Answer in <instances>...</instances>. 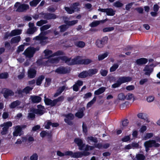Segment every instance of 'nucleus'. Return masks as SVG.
Masks as SVG:
<instances>
[{"mask_svg":"<svg viewBox=\"0 0 160 160\" xmlns=\"http://www.w3.org/2000/svg\"><path fill=\"white\" fill-rule=\"evenodd\" d=\"M74 142L76 144L78 147V149L80 150H84V151L82 152H80L81 153L85 152L86 154L85 155H82V156H89L90 153L88 152L89 150H92L94 148V147L93 146H90L88 144L85 145V144L83 143L82 140L79 138H75L74 140Z\"/></svg>","mask_w":160,"mask_h":160,"instance_id":"obj_1","label":"nucleus"},{"mask_svg":"<svg viewBox=\"0 0 160 160\" xmlns=\"http://www.w3.org/2000/svg\"><path fill=\"white\" fill-rule=\"evenodd\" d=\"M40 14L42 15L43 18L46 20L41 19L37 22L36 25L39 27L41 26L44 24L47 23L48 22L47 20L55 19L57 18V15L53 13L42 12Z\"/></svg>","mask_w":160,"mask_h":160,"instance_id":"obj_2","label":"nucleus"},{"mask_svg":"<svg viewBox=\"0 0 160 160\" xmlns=\"http://www.w3.org/2000/svg\"><path fill=\"white\" fill-rule=\"evenodd\" d=\"M79 56L71 59V58H68L67 56H63L59 57V58L68 65L71 66L77 64H80V60Z\"/></svg>","mask_w":160,"mask_h":160,"instance_id":"obj_3","label":"nucleus"},{"mask_svg":"<svg viewBox=\"0 0 160 160\" xmlns=\"http://www.w3.org/2000/svg\"><path fill=\"white\" fill-rule=\"evenodd\" d=\"M86 153L85 152L81 153V152H73L72 151H68L65 152V156H69L72 158H78L82 157V155H85Z\"/></svg>","mask_w":160,"mask_h":160,"instance_id":"obj_4","label":"nucleus"},{"mask_svg":"<svg viewBox=\"0 0 160 160\" xmlns=\"http://www.w3.org/2000/svg\"><path fill=\"white\" fill-rule=\"evenodd\" d=\"M12 125V122L10 121L4 123L3 124H1L0 126L3 127L2 128V130L1 132V134L2 135L6 134L8 133L9 128L11 127Z\"/></svg>","mask_w":160,"mask_h":160,"instance_id":"obj_5","label":"nucleus"},{"mask_svg":"<svg viewBox=\"0 0 160 160\" xmlns=\"http://www.w3.org/2000/svg\"><path fill=\"white\" fill-rule=\"evenodd\" d=\"M79 5L78 2H75L73 3L72 5L70 6V7H65L64 9L65 11L69 14H72L74 13L75 10L78 8V6Z\"/></svg>","mask_w":160,"mask_h":160,"instance_id":"obj_6","label":"nucleus"},{"mask_svg":"<svg viewBox=\"0 0 160 160\" xmlns=\"http://www.w3.org/2000/svg\"><path fill=\"white\" fill-rule=\"evenodd\" d=\"M108 40V38L107 36H105L101 39H98L96 42V45L99 48H102L107 43Z\"/></svg>","mask_w":160,"mask_h":160,"instance_id":"obj_7","label":"nucleus"},{"mask_svg":"<svg viewBox=\"0 0 160 160\" xmlns=\"http://www.w3.org/2000/svg\"><path fill=\"white\" fill-rule=\"evenodd\" d=\"M64 117L66 118H65L64 119L65 122L69 125H72L73 123L71 120H73L74 118V115L72 113H70L68 114H65Z\"/></svg>","mask_w":160,"mask_h":160,"instance_id":"obj_8","label":"nucleus"},{"mask_svg":"<svg viewBox=\"0 0 160 160\" xmlns=\"http://www.w3.org/2000/svg\"><path fill=\"white\" fill-rule=\"evenodd\" d=\"M55 72L59 74H64L69 73L70 71L67 67L61 66L57 68Z\"/></svg>","mask_w":160,"mask_h":160,"instance_id":"obj_9","label":"nucleus"},{"mask_svg":"<svg viewBox=\"0 0 160 160\" xmlns=\"http://www.w3.org/2000/svg\"><path fill=\"white\" fill-rule=\"evenodd\" d=\"M148 148H151L153 147L155 148H158L160 146V144L157 143L156 141L152 140L146 141L144 144Z\"/></svg>","mask_w":160,"mask_h":160,"instance_id":"obj_10","label":"nucleus"},{"mask_svg":"<svg viewBox=\"0 0 160 160\" xmlns=\"http://www.w3.org/2000/svg\"><path fill=\"white\" fill-rule=\"evenodd\" d=\"M132 80V77L129 76H122L119 77L118 80L121 85L122 83L130 82Z\"/></svg>","mask_w":160,"mask_h":160,"instance_id":"obj_11","label":"nucleus"},{"mask_svg":"<svg viewBox=\"0 0 160 160\" xmlns=\"http://www.w3.org/2000/svg\"><path fill=\"white\" fill-rule=\"evenodd\" d=\"M29 6L28 4L24 3L21 4L18 6L16 11L19 12H24L29 9Z\"/></svg>","mask_w":160,"mask_h":160,"instance_id":"obj_12","label":"nucleus"},{"mask_svg":"<svg viewBox=\"0 0 160 160\" xmlns=\"http://www.w3.org/2000/svg\"><path fill=\"white\" fill-rule=\"evenodd\" d=\"M33 51V50H32L31 48H28L24 51L23 54L26 57L31 58L33 56L34 54Z\"/></svg>","mask_w":160,"mask_h":160,"instance_id":"obj_13","label":"nucleus"},{"mask_svg":"<svg viewBox=\"0 0 160 160\" xmlns=\"http://www.w3.org/2000/svg\"><path fill=\"white\" fill-rule=\"evenodd\" d=\"M4 97L6 99H7L9 96H12L14 95L13 92L9 89L6 88L3 93Z\"/></svg>","mask_w":160,"mask_h":160,"instance_id":"obj_14","label":"nucleus"},{"mask_svg":"<svg viewBox=\"0 0 160 160\" xmlns=\"http://www.w3.org/2000/svg\"><path fill=\"white\" fill-rule=\"evenodd\" d=\"M36 72V71L34 69L30 68L28 71V76L30 78H33L35 77Z\"/></svg>","mask_w":160,"mask_h":160,"instance_id":"obj_15","label":"nucleus"},{"mask_svg":"<svg viewBox=\"0 0 160 160\" xmlns=\"http://www.w3.org/2000/svg\"><path fill=\"white\" fill-rule=\"evenodd\" d=\"M30 98L32 102L33 103H38L42 100L41 97L38 96H31Z\"/></svg>","mask_w":160,"mask_h":160,"instance_id":"obj_16","label":"nucleus"},{"mask_svg":"<svg viewBox=\"0 0 160 160\" xmlns=\"http://www.w3.org/2000/svg\"><path fill=\"white\" fill-rule=\"evenodd\" d=\"M148 61V59L145 58H141L136 60V63L138 65H141L146 64Z\"/></svg>","mask_w":160,"mask_h":160,"instance_id":"obj_17","label":"nucleus"},{"mask_svg":"<svg viewBox=\"0 0 160 160\" xmlns=\"http://www.w3.org/2000/svg\"><path fill=\"white\" fill-rule=\"evenodd\" d=\"M45 78V76L41 75L36 80V84L38 86H40L43 80Z\"/></svg>","mask_w":160,"mask_h":160,"instance_id":"obj_18","label":"nucleus"},{"mask_svg":"<svg viewBox=\"0 0 160 160\" xmlns=\"http://www.w3.org/2000/svg\"><path fill=\"white\" fill-rule=\"evenodd\" d=\"M54 59H51L49 60H48L47 61H46L45 62H44L42 61L41 59H38L37 60L36 62L39 65H46V63L49 62H51V63H53L54 62Z\"/></svg>","mask_w":160,"mask_h":160,"instance_id":"obj_19","label":"nucleus"},{"mask_svg":"<svg viewBox=\"0 0 160 160\" xmlns=\"http://www.w3.org/2000/svg\"><path fill=\"white\" fill-rule=\"evenodd\" d=\"M104 22V20L94 21L89 24V26L92 28L95 27L99 25L101 22L103 23Z\"/></svg>","mask_w":160,"mask_h":160,"instance_id":"obj_20","label":"nucleus"},{"mask_svg":"<svg viewBox=\"0 0 160 160\" xmlns=\"http://www.w3.org/2000/svg\"><path fill=\"white\" fill-rule=\"evenodd\" d=\"M88 76L91 77L93 75L96 74L98 72V69L96 68H92L88 70Z\"/></svg>","mask_w":160,"mask_h":160,"instance_id":"obj_21","label":"nucleus"},{"mask_svg":"<svg viewBox=\"0 0 160 160\" xmlns=\"http://www.w3.org/2000/svg\"><path fill=\"white\" fill-rule=\"evenodd\" d=\"M32 112L37 114L42 115L44 113V111L42 109H33Z\"/></svg>","mask_w":160,"mask_h":160,"instance_id":"obj_22","label":"nucleus"},{"mask_svg":"<svg viewBox=\"0 0 160 160\" xmlns=\"http://www.w3.org/2000/svg\"><path fill=\"white\" fill-rule=\"evenodd\" d=\"M143 70L145 71V75L148 76H149L153 71L152 69L150 68L149 66L147 65L145 67Z\"/></svg>","mask_w":160,"mask_h":160,"instance_id":"obj_23","label":"nucleus"},{"mask_svg":"<svg viewBox=\"0 0 160 160\" xmlns=\"http://www.w3.org/2000/svg\"><path fill=\"white\" fill-rule=\"evenodd\" d=\"M88 76V71L86 70L83 71L78 75V77L80 78H85Z\"/></svg>","mask_w":160,"mask_h":160,"instance_id":"obj_24","label":"nucleus"},{"mask_svg":"<svg viewBox=\"0 0 160 160\" xmlns=\"http://www.w3.org/2000/svg\"><path fill=\"white\" fill-rule=\"evenodd\" d=\"M12 37L20 35L22 33V30L20 29H14L12 30L11 32Z\"/></svg>","mask_w":160,"mask_h":160,"instance_id":"obj_25","label":"nucleus"},{"mask_svg":"<svg viewBox=\"0 0 160 160\" xmlns=\"http://www.w3.org/2000/svg\"><path fill=\"white\" fill-rule=\"evenodd\" d=\"M74 45L77 47L80 48H83L85 46V43L82 41H79L74 42Z\"/></svg>","mask_w":160,"mask_h":160,"instance_id":"obj_26","label":"nucleus"},{"mask_svg":"<svg viewBox=\"0 0 160 160\" xmlns=\"http://www.w3.org/2000/svg\"><path fill=\"white\" fill-rule=\"evenodd\" d=\"M75 116L79 118H82L84 116L83 109L82 108L80 109L78 112L75 113Z\"/></svg>","mask_w":160,"mask_h":160,"instance_id":"obj_27","label":"nucleus"},{"mask_svg":"<svg viewBox=\"0 0 160 160\" xmlns=\"http://www.w3.org/2000/svg\"><path fill=\"white\" fill-rule=\"evenodd\" d=\"M20 102L18 100H16L12 102L10 105V107L11 108H14L20 104Z\"/></svg>","mask_w":160,"mask_h":160,"instance_id":"obj_28","label":"nucleus"},{"mask_svg":"<svg viewBox=\"0 0 160 160\" xmlns=\"http://www.w3.org/2000/svg\"><path fill=\"white\" fill-rule=\"evenodd\" d=\"M105 90V88L102 87L99 88L98 89L95 91L94 94L95 95H99L103 93Z\"/></svg>","mask_w":160,"mask_h":160,"instance_id":"obj_29","label":"nucleus"},{"mask_svg":"<svg viewBox=\"0 0 160 160\" xmlns=\"http://www.w3.org/2000/svg\"><path fill=\"white\" fill-rule=\"evenodd\" d=\"M21 40L20 36H17L12 38L11 40V42L12 43H18Z\"/></svg>","mask_w":160,"mask_h":160,"instance_id":"obj_30","label":"nucleus"},{"mask_svg":"<svg viewBox=\"0 0 160 160\" xmlns=\"http://www.w3.org/2000/svg\"><path fill=\"white\" fill-rule=\"evenodd\" d=\"M64 54L63 52L60 50H59L56 52L52 53L51 55H50L48 58H47V59L49 58L53 57L55 56H58L61 55H63Z\"/></svg>","mask_w":160,"mask_h":160,"instance_id":"obj_31","label":"nucleus"},{"mask_svg":"<svg viewBox=\"0 0 160 160\" xmlns=\"http://www.w3.org/2000/svg\"><path fill=\"white\" fill-rule=\"evenodd\" d=\"M78 22V20H74L72 21H65V23L67 26H73L77 23Z\"/></svg>","mask_w":160,"mask_h":160,"instance_id":"obj_32","label":"nucleus"},{"mask_svg":"<svg viewBox=\"0 0 160 160\" xmlns=\"http://www.w3.org/2000/svg\"><path fill=\"white\" fill-rule=\"evenodd\" d=\"M108 55V52H106L104 53L100 54L98 56V59L99 61H101L106 58Z\"/></svg>","mask_w":160,"mask_h":160,"instance_id":"obj_33","label":"nucleus"},{"mask_svg":"<svg viewBox=\"0 0 160 160\" xmlns=\"http://www.w3.org/2000/svg\"><path fill=\"white\" fill-rule=\"evenodd\" d=\"M92 62V60L89 59H80V64L88 65Z\"/></svg>","mask_w":160,"mask_h":160,"instance_id":"obj_34","label":"nucleus"},{"mask_svg":"<svg viewBox=\"0 0 160 160\" xmlns=\"http://www.w3.org/2000/svg\"><path fill=\"white\" fill-rule=\"evenodd\" d=\"M60 29V32H63L65 31L68 28V27L66 24H63L58 27Z\"/></svg>","mask_w":160,"mask_h":160,"instance_id":"obj_35","label":"nucleus"},{"mask_svg":"<svg viewBox=\"0 0 160 160\" xmlns=\"http://www.w3.org/2000/svg\"><path fill=\"white\" fill-rule=\"evenodd\" d=\"M106 14L108 16H113L115 14V11L111 8H108Z\"/></svg>","mask_w":160,"mask_h":160,"instance_id":"obj_36","label":"nucleus"},{"mask_svg":"<svg viewBox=\"0 0 160 160\" xmlns=\"http://www.w3.org/2000/svg\"><path fill=\"white\" fill-rule=\"evenodd\" d=\"M137 116L138 118L140 119L144 120H146L147 119V115L143 113H138L137 115Z\"/></svg>","mask_w":160,"mask_h":160,"instance_id":"obj_37","label":"nucleus"},{"mask_svg":"<svg viewBox=\"0 0 160 160\" xmlns=\"http://www.w3.org/2000/svg\"><path fill=\"white\" fill-rule=\"evenodd\" d=\"M36 28H28L26 32L27 33L29 34H32L37 31Z\"/></svg>","mask_w":160,"mask_h":160,"instance_id":"obj_38","label":"nucleus"},{"mask_svg":"<svg viewBox=\"0 0 160 160\" xmlns=\"http://www.w3.org/2000/svg\"><path fill=\"white\" fill-rule=\"evenodd\" d=\"M129 122V121L128 119H125L122 120V127H121V128L123 129L124 128L127 127L128 125Z\"/></svg>","mask_w":160,"mask_h":160,"instance_id":"obj_39","label":"nucleus"},{"mask_svg":"<svg viewBox=\"0 0 160 160\" xmlns=\"http://www.w3.org/2000/svg\"><path fill=\"white\" fill-rule=\"evenodd\" d=\"M40 2L38 0H33L29 2L30 5L31 7H35Z\"/></svg>","mask_w":160,"mask_h":160,"instance_id":"obj_40","label":"nucleus"},{"mask_svg":"<svg viewBox=\"0 0 160 160\" xmlns=\"http://www.w3.org/2000/svg\"><path fill=\"white\" fill-rule=\"evenodd\" d=\"M136 158L138 160H144L145 159V156L141 153H138L136 155Z\"/></svg>","mask_w":160,"mask_h":160,"instance_id":"obj_41","label":"nucleus"},{"mask_svg":"<svg viewBox=\"0 0 160 160\" xmlns=\"http://www.w3.org/2000/svg\"><path fill=\"white\" fill-rule=\"evenodd\" d=\"M119 65L117 63L114 64L110 68V71L111 72H113L118 68Z\"/></svg>","mask_w":160,"mask_h":160,"instance_id":"obj_42","label":"nucleus"},{"mask_svg":"<svg viewBox=\"0 0 160 160\" xmlns=\"http://www.w3.org/2000/svg\"><path fill=\"white\" fill-rule=\"evenodd\" d=\"M96 97L94 96L93 98L90 102H89L87 104L88 107H90L96 102Z\"/></svg>","mask_w":160,"mask_h":160,"instance_id":"obj_43","label":"nucleus"},{"mask_svg":"<svg viewBox=\"0 0 160 160\" xmlns=\"http://www.w3.org/2000/svg\"><path fill=\"white\" fill-rule=\"evenodd\" d=\"M45 82L44 84V86L45 87H48L50 85L52 79L50 78H46L45 79Z\"/></svg>","mask_w":160,"mask_h":160,"instance_id":"obj_44","label":"nucleus"},{"mask_svg":"<svg viewBox=\"0 0 160 160\" xmlns=\"http://www.w3.org/2000/svg\"><path fill=\"white\" fill-rule=\"evenodd\" d=\"M32 89V88L30 87L29 86H27L23 89L24 93H25L26 94H28Z\"/></svg>","mask_w":160,"mask_h":160,"instance_id":"obj_45","label":"nucleus"},{"mask_svg":"<svg viewBox=\"0 0 160 160\" xmlns=\"http://www.w3.org/2000/svg\"><path fill=\"white\" fill-rule=\"evenodd\" d=\"M153 136V134L152 133H146L144 137L145 140H147L150 138L152 137Z\"/></svg>","mask_w":160,"mask_h":160,"instance_id":"obj_46","label":"nucleus"},{"mask_svg":"<svg viewBox=\"0 0 160 160\" xmlns=\"http://www.w3.org/2000/svg\"><path fill=\"white\" fill-rule=\"evenodd\" d=\"M130 135L125 136L121 139V141L123 142H126L130 140Z\"/></svg>","mask_w":160,"mask_h":160,"instance_id":"obj_47","label":"nucleus"},{"mask_svg":"<svg viewBox=\"0 0 160 160\" xmlns=\"http://www.w3.org/2000/svg\"><path fill=\"white\" fill-rule=\"evenodd\" d=\"M51 25L50 24H47L43 25L40 28L41 31H44L47 30L50 28Z\"/></svg>","mask_w":160,"mask_h":160,"instance_id":"obj_48","label":"nucleus"},{"mask_svg":"<svg viewBox=\"0 0 160 160\" xmlns=\"http://www.w3.org/2000/svg\"><path fill=\"white\" fill-rule=\"evenodd\" d=\"M44 52L45 53V57H48L46 58H48L49 55H50L51 54H52V51L51 50H45L44 51Z\"/></svg>","mask_w":160,"mask_h":160,"instance_id":"obj_49","label":"nucleus"},{"mask_svg":"<svg viewBox=\"0 0 160 160\" xmlns=\"http://www.w3.org/2000/svg\"><path fill=\"white\" fill-rule=\"evenodd\" d=\"M114 29V28L113 27H112L104 28L102 30L103 32H107L112 31Z\"/></svg>","mask_w":160,"mask_h":160,"instance_id":"obj_50","label":"nucleus"},{"mask_svg":"<svg viewBox=\"0 0 160 160\" xmlns=\"http://www.w3.org/2000/svg\"><path fill=\"white\" fill-rule=\"evenodd\" d=\"M8 77L7 72H4L0 73V79H6Z\"/></svg>","mask_w":160,"mask_h":160,"instance_id":"obj_51","label":"nucleus"},{"mask_svg":"<svg viewBox=\"0 0 160 160\" xmlns=\"http://www.w3.org/2000/svg\"><path fill=\"white\" fill-rule=\"evenodd\" d=\"M88 139L91 141H92L95 143H97L98 142V140L96 138L93 137L92 136L88 137Z\"/></svg>","mask_w":160,"mask_h":160,"instance_id":"obj_52","label":"nucleus"},{"mask_svg":"<svg viewBox=\"0 0 160 160\" xmlns=\"http://www.w3.org/2000/svg\"><path fill=\"white\" fill-rule=\"evenodd\" d=\"M118 98L120 100H124L126 98V96L123 93H121L118 95Z\"/></svg>","mask_w":160,"mask_h":160,"instance_id":"obj_53","label":"nucleus"},{"mask_svg":"<svg viewBox=\"0 0 160 160\" xmlns=\"http://www.w3.org/2000/svg\"><path fill=\"white\" fill-rule=\"evenodd\" d=\"M24 49V45H21L19 46L18 47V49L17 50V52L18 53H19L21 52H22Z\"/></svg>","mask_w":160,"mask_h":160,"instance_id":"obj_54","label":"nucleus"},{"mask_svg":"<svg viewBox=\"0 0 160 160\" xmlns=\"http://www.w3.org/2000/svg\"><path fill=\"white\" fill-rule=\"evenodd\" d=\"M114 6L115 7L119 8L122 7L123 4L119 1H117L114 3Z\"/></svg>","mask_w":160,"mask_h":160,"instance_id":"obj_55","label":"nucleus"},{"mask_svg":"<svg viewBox=\"0 0 160 160\" xmlns=\"http://www.w3.org/2000/svg\"><path fill=\"white\" fill-rule=\"evenodd\" d=\"M108 71L107 70H106L101 69L100 73L101 75L103 77L106 76L108 74Z\"/></svg>","mask_w":160,"mask_h":160,"instance_id":"obj_56","label":"nucleus"},{"mask_svg":"<svg viewBox=\"0 0 160 160\" xmlns=\"http://www.w3.org/2000/svg\"><path fill=\"white\" fill-rule=\"evenodd\" d=\"M36 40H42L46 39V37L41 36L40 35L34 38Z\"/></svg>","mask_w":160,"mask_h":160,"instance_id":"obj_57","label":"nucleus"},{"mask_svg":"<svg viewBox=\"0 0 160 160\" xmlns=\"http://www.w3.org/2000/svg\"><path fill=\"white\" fill-rule=\"evenodd\" d=\"M46 96H45V99L44 101L45 104L47 105H49L51 102L52 101V100L48 98H46Z\"/></svg>","mask_w":160,"mask_h":160,"instance_id":"obj_58","label":"nucleus"},{"mask_svg":"<svg viewBox=\"0 0 160 160\" xmlns=\"http://www.w3.org/2000/svg\"><path fill=\"white\" fill-rule=\"evenodd\" d=\"M121 85V84L118 80L116 83H114L112 85V88H117L119 87Z\"/></svg>","mask_w":160,"mask_h":160,"instance_id":"obj_59","label":"nucleus"},{"mask_svg":"<svg viewBox=\"0 0 160 160\" xmlns=\"http://www.w3.org/2000/svg\"><path fill=\"white\" fill-rule=\"evenodd\" d=\"M38 156L37 154L35 153H34L30 157L31 160H37L38 159Z\"/></svg>","mask_w":160,"mask_h":160,"instance_id":"obj_60","label":"nucleus"},{"mask_svg":"<svg viewBox=\"0 0 160 160\" xmlns=\"http://www.w3.org/2000/svg\"><path fill=\"white\" fill-rule=\"evenodd\" d=\"M82 131L83 132L86 133L88 132V128L87 125L86 124H84V122L83 123L82 125Z\"/></svg>","mask_w":160,"mask_h":160,"instance_id":"obj_61","label":"nucleus"},{"mask_svg":"<svg viewBox=\"0 0 160 160\" xmlns=\"http://www.w3.org/2000/svg\"><path fill=\"white\" fill-rule=\"evenodd\" d=\"M56 9L57 8H55L51 7H49L47 8L48 11L51 12H54Z\"/></svg>","mask_w":160,"mask_h":160,"instance_id":"obj_62","label":"nucleus"},{"mask_svg":"<svg viewBox=\"0 0 160 160\" xmlns=\"http://www.w3.org/2000/svg\"><path fill=\"white\" fill-rule=\"evenodd\" d=\"M35 113L33 112L29 113L28 116V118L33 120L35 118Z\"/></svg>","mask_w":160,"mask_h":160,"instance_id":"obj_63","label":"nucleus"},{"mask_svg":"<svg viewBox=\"0 0 160 160\" xmlns=\"http://www.w3.org/2000/svg\"><path fill=\"white\" fill-rule=\"evenodd\" d=\"M52 122L49 120L47 122V124L45 126V128L47 129H49L50 128V126H51Z\"/></svg>","mask_w":160,"mask_h":160,"instance_id":"obj_64","label":"nucleus"}]
</instances>
